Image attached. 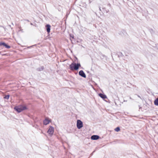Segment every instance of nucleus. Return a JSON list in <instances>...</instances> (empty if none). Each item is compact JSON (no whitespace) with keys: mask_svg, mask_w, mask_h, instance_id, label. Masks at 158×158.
Listing matches in <instances>:
<instances>
[{"mask_svg":"<svg viewBox=\"0 0 158 158\" xmlns=\"http://www.w3.org/2000/svg\"><path fill=\"white\" fill-rule=\"evenodd\" d=\"M81 66L80 63H77L76 64L75 63H73L69 65L70 69L72 71L74 70H77L79 67Z\"/></svg>","mask_w":158,"mask_h":158,"instance_id":"nucleus-1","label":"nucleus"},{"mask_svg":"<svg viewBox=\"0 0 158 158\" xmlns=\"http://www.w3.org/2000/svg\"><path fill=\"white\" fill-rule=\"evenodd\" d=\"M27 109V108L26 106H23L22 105L15 106L14 107V109L19 113L20 112L22 111L26 110Z\"/></svg>","mask_w":158,"mask_h":158,"instance_id":"nucleus-2","label":"nucleus"},{"mask_svg":"<svg viewBox=\"0 0 158 158\" xmlns=\"http://www.w3.org/2000/svg\"><path fill=\"white\" fill-rule=\"evenodd\" d=\"M54 131V128L53 127L51 126H50L48 131L47 132L51 136L52 135Z\"/></svg>","mask_w":158,"mask_h":158,"instance_id":"nucleus-3","label":"nucleus"},{"mask_svg":"<svg viewBox=\"0 0 158 158\" xmlns=\"http://www.w3.org/2000/svg\"><path fill=\"white\" fill-rule=\"evenodd\" d=\"M77 126L78 129H80L83 126V123L80 120H77Z\"/></svg>","mask_w":158,"mask_h":158,"instance_id":"nucleus-4","label":"nucleus"},{"mask_svg":"<svg viewBox=\"0 0 158 158\" xmlns=\"http://www.w3.org/2000/svg\"><path fill=\"white\" fill-rule=\"evenodd\" d=\"M51 122V120L48 118H46L43 121V124L44 125H47L49 124Z\"/></svg>","mask_w":158,"mask_h":158,"instance_id":"nucleus-5","label":"nucleus"},{"mask_svg":"<svg viewBox=\"0 0 158 158\" xmlns=\"http://www.w3.org/2000/svg\"><path fill=\"white\" fill-rule=\"evenodd\" d=\"M79 74L83 77L85 78L86 77V76L83 70L80 71L79 72Z\"/></svg>","mask_w":158,"mask_h":158,"instance_id":"nucleus-6","label":"nucleus"},{"mask_svg":"<svg viewBox=\"0 0 158 158\" xmlns=\"http://www.w3.org/2000/svg\"><path fill=\"white\" fill-rule=\"evenodd\" d=\"M3 45L5 46L6 48H10V46L9 45H7L6 43L4 42H1L0 43V46Z\"/></svg>","mask_w":158,"mask_h":158,"instance_id":"nucleus-7","label":"nucleus"},{"mask_svg":"<svg viewBox=\"0 0 158 158\" xmlns=\"http://www.w3.org/2000/svg\"><path fill=\"white\" fill-rule=\"evenodd\" d=\"M99 136L97 135H93L91 137V139L93 140H97L99 138Z\"/></svg>","mask_w":158,"mask_h":158,"instance_id":"nucleus-8","label":"nucleus"},{"mask_svg":"<svg viewBox=\"0 0 158 158\" xmlns=\"http://www.w3.org/2000/svg\"><path fill=\"white\" fill-rule=\"evenodd\" d=\"M46 27L47 31L48 33L50 32V27H51L50 25H49V24H47L46 25Z\"/></svg>","mask_w":158,"mask_h":158,"instance_id":"nucleus-9","label":"nucleus"},{"mask_svg":"<svg viewBox=\"0 0 158 158\" xmlns=\"http://www.w3.org/2000/svg\"><path fill=\"white\" fill-rule=\"evenodd\" d=\"M99 95L100 97L103 99H105L107 98V97L105 95L101 93L99 94Z\"/></svg>","mask_w":158,"mask_h":158,"instance_id":"nucleus-10","label":"nucleus"},{"mask_svg":"<svg viewBox=\"0 0 158 158\" xmlns=\"http://www.w3.org/2000/svg\"><path fill=\"white\" fill-rule=\"evenodd\" d=\"M154 104L155 105L158 106V98L155 100Z\"/></svg>","mask_w":158,"mask_h":158,"instance_id":"nucleus-11","label":"nucleus"},{"mask_svg":"<svg viewBox=\"0 0 158 158\" xmlns=\"http://www.w3.org/2000/svg\"><path fill=\"white\" fill-rule=\"evenodd\" d=\"M120 130V128L118 127H117L114 129V130L117 132L119 131Z\"/></svg>","mask_w":158,"mask_h":158,"instance_id":"nucleus-12","label":"nucleus"},{"mask_svg":"<svg viewBox=\"0 0 158 158\" xmlns=\"http://www.w3.org/2000/svg\"><path fill=\"white\" fill-rule=\"evenodd\" d=\"M9 95H6L5 97H4V98L8 99L9 98Z\"/></svg>","mask_w":158,"mask_h":158,"instance_id":"nucleus-13","label":"nucleus"},{"mask_svg":"<svg viewBox=\"0 0 158 158\" xmlns=\"http://www.w3.org/2000/svg\"><path fill=\"white\" fill-rule=\"evenodd\" d=\"M19 28V31H21L22 32H23V30L22 29L21 27H20Z\"/></svg>","mask_w":158,"mask_h":158,"instance_id":"nucleus-14","label":"nucleus"},{"mask_svg":"<svg viewBox=\"0 0 158 158\" xmlns=\"http://www.w3.org/2000/svg\"><path fill=\"white\" fill-rule=\"evenodd\" d=\"M107 5L108 6H109L110 7V8H111V5L110 4V3L108 4Z\"/></svg>","mask_w":158,"mask_h":158,"instance_id":"nucleus-15","label":"nucleus"},{"mask_svg":"<svg viewBox=\"0 0 158 158\" xmlns=\"http://www.w3.org/2000/svg\"><path fill=\"white\" fill-rule=\"evenodd\" d=\"M41 70H43V69H44V67H43V66H42V67H41Z\"/></svg>","mask_w":158,"mask_h":158,"instance_id":"nucleus-16","label":"nucleus"},{"mask_svg":"<svg viewBox=\"0 0 158 158\" xmlns=\"http://www.w3.org/2000/svg\"><path fill=\"white\" fill-rule=\"evenodd\" d=\"M70 37H72L73 39V36H72L71 35H70Z\"/></svg>","mask_w":158,"mask_h":158,"instance_id":"nucleus-17","label":"nucleus"},{"mask_svg":"<svg viewBox=\"0 0 158 158\" xmlns=\"http://www.w3.org/2000/svg\"><path fill=\"white\" fill-rule=\"evenodd\" d=\"M99 10H101V7L100 6L99 7Z\"/></svg>","mask_w":158,"mask_h":158,"instance_id":"nucleus-18","label":"nucleus"}]
</instances>
